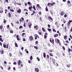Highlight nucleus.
Instances as JSON below:
<instances>
[{
	"label": "nucleus",
	"mask_w": 72,
	"mask_h": 72,
	"mask_svg": "<svg viewBox=\"0 0 72 72\" xmlns=\"http://www.w3.org/2000/svg\"><path fill=\"white\" fill-rule=\"evenodd\" d=\"M37 7H38V8H39V10H41V7H40V4H38L37 5L36 8H37V10H38L37 8Z\"/></svg>",
	"instance_id": "obj_5"
},
{
	"label": "nucleus",
	"mask_w": 72,
	"mask_h": 72,
	"mask_svg": "<svg viewBox=\"0 0 72 72\" xmlns=\"http://www.w3.org/2000/svg\"><path fill=\"white\" fill-rule=\"evenodd\" d=\"M33 9H34L35 10H36V8H35V5H33Z\"/></svg>",
	"instance_id": "obj_45"
},
{
	"label": "nucleus",
	"mask_w": 72,
	"mask_h": 72,
	"mask_svg": "<svg viewBox=\"0 0 72 72\" xmlns=\"http://www.w3.org/2000/svg\"><path fill=\"white\" fill-rule=\"evenodd\" d=\"M58 34H55L54 35V37H58Z\"/></svg>",
	"instance_id": "obj_22"
},
{
	"label": "nucleus",
	"mask_w": 72,
	"mask_h": 72,
	"mask_svg": "<svg viewBox=\"0 0 72 72\" xmlns=\"http://www.w3.org/2000/svg\"><path fill=\"white\" fill-rule=\"evenodd\" d=\"M52 30H53V31L54 32H56V30H55V29H54V28H53Z\"/></svg>",
	"instance_id": "obj_36"
},
{
	"label": "nucleus",
	"mask_w": 72,
	"mask_h": 72,
	"mask_svg": "<svg viewBox=\"0 0 72 72\" xmlns=\"http://www.w3.org/2000/svg\"><path fill=\"white\" fill-rule=\"evenodd\" d=\"M40 21H42V17L40 18Z\"/></svg>",
	"instance_id": "obj_56"
},
{
	"label": "nucleus",
	"mask_w": 72,
	"mask_h": 72,
	"mask_svg": "<svg viewBox=\"0 0 72 72\" xmlns=\"http://www.w3.org/2000/svg\"><path fill=\"white\" fill-rule=\"evenodd\" d=\"M16 23L18 24H19V21H16Z\"/></svg>",
	"instance_id": "obj_58"
},
{
	"label": "nucleus",
	"mask_w": 72,
	"mask_h": 72,
	"mask_svg": "<svg viewBox=\"0 0 72 72\" xmlns=\"http://www.w3.org/2000/svg\"><path fill=\"white\" fill-rule=\"evenodd\" d=\"M36 13V12L35 11L33 10V13L34 14H35Z\"/></svg>",
	"instance_id": "obj_62"
},
{
	"label": "nucleus",
	"mask_w": 72,
	"mask_h": 72,
	"mask_svg": "<svg viewBox=\"0 0 72 72\" xmlns=\"http://www.w3.org/2000/svg\"><path fill=\"white\" fill-rule=\"evenodd\" d=\"M62 49L64 51L65 50H66V49L65 48V47H64V46H62Z\"/></svg>",
	"instance_id": "obj_37"
},
{
	"label": "nucleus",
	"mask_w": 72,
	"mask_h": 72,
	"mask_svg": "<svg viewBox=\"0 0 72 72\" xmlns=\"http://www.w3.org/2000/svg\"><path fill=\"white\" fill-rule=\"evenodd\" d=\"M50 4L51 6H53L54 4H55V2H53L52 3H50Z\"/></svg>",
	"instance_id": "obj_23"
},
{
	"label": "nucleus",
	"mask_w": 72,
	"mask_h": 72,
	"mask_svg": "<svg viewBox=\"0 0 72 72\" xmlns=\"http://www.w3.org/2000/svg\"><path fill=\"white\" fill-rule=\"evenodd\" d=\"M17 13H21V9H19L17 11Z\"/></svg>",
	"instance_id": "obj_14"
},
{
	"label": "nucleus",
	"mask_w": 72,
	"mask_h": 72,
	"mask_svg": "<svg viewBox=\"0 0 72 72\" xmlns=\"http://www.w3.org/2000/svg\"><path fill=\"white\" fill-rule=\"evenodd\" d=\"M72 21L71 20H69L67 23L68 28L69 27V25H70V23H72Z\"/></svg>",
	"instance_id": "obj_4"
},
{
	"label": "nucleus",
	"mask_w": 72,
	"mask_h": 72,
	"mask_svg": "<svg viewBox=\"0 0 72 72\" xmlns=\"http://www.w3.org/2000/svg\"><path fill=\"white\" fill-rule=\"evenodd\" d=\"M8 15L10 18H11V16H12V15H11V14H10V12H9L8 13Z\"/></svg>",
	"instance_id": "obj_20"
},
{
	"label": "nucleus",
	"mask_w": 72,
	"mask_h": 72,
	"mask_svg": "<svg viewBox=\"0 0 72 72\" xmlns=\"http://www.w3.org/2000/svg\"><path fill=\"white\" fill-rule=\"evenodd\" d=\"M29 39L30 41H32V40H33V37L32 35H31L30 36Z\"/></svg>",
	"instance_id": "obj_6"
},
{
	"label": "nucleus",
	"mask_w": 72,
	"mask_h": 72,
	"mask_svg": "<svg viewBox=\"0 0 72 72\" xmlns=\"http://www.w3.org/2000/svg\"><path fill=\"white\" fill-rule=\"evenodd\" d=\"M34 29H35L36 30H38V25H36L34 27Z\"/></svg>",
	"instance_id": "obj_13"
},
{
	"label": "nucleus",
	"mask_w": 72,
	"mask_h": 72,
	"mask_svg": "<svg viewBox=\"0 0 72 72\" xmlns=\"http://www.w3.org/2000/svg\"><path fill=\"white\" fill-rule=\"evenodd\" d=\"M32 26V23H30L29 24L28 27H29L30 28H31V26Z\"/></svg>",
	"instance_id": "obj_18"
},
{
	"label": "nucleus",
	"mask_w": 72,
	"mask_h": 72,
	"mask_svg": "<svg viewBox=\"0 0 72 72\" xmlns=\"http://www.w3.org/2000/svg\"><path fill=\"white\" fill-rule=\"evenodd\" d=\"M68 51L69 52V53H70V51H72V50H71V49H70V48H69L68 49Z\"/></svg>",
	"instance_id": "obj_25"
},
{
	"label": "nucleus",
	"mask_w": 72,
	"mask_h": 72,
	"mask_svg": "<svg viewBox=\"0 0 72 72\" xmlns=\"http://www.w3.org/2000/svg\"><path fill=\"white\" fill-rule=\"evenodd\" d=\"M37 37H38V35H37V34H36L35 36V39L37 40Z\"/></svg>",
	"instance_id": "obj_26"
},
{
	"label": "nucleus",
	"mask_w": 72,
	"mask_h": 72,
	"mask_svg": "<svg viewBox=\"0 0 72 72\" xmlns=\"http://www.w3.org/2000/svg\"><path fill=\"white\" fill-rule=\"evenodd\" d=\"M33 8V7L32 6H30L28 8V9L30 10V11H31L32 9Z\"/></svg>",
	"instance_id": "obj_15"
},
{
	"label": "nucleus",
	"mask_w": 72,
	"mask_h": 72,
	"mask_svg": "<svg viewBox=\"0 0 72 72\" xmlns=\"http://www.w3.org/2000/svg\"><path fill=\"white\" fill-rule=\"evenodd\" d=\"M67 35H65L64 36V39L65 40L67 39Z\"/></svg>",
	"instance_id": "obj_21"
},
{
	"label": "nucleus",
	"mask_w": 72,
	"mask_h": 72,
	"mask_svg": "<svg viewBox=\"0 0 72 72\" xmlns=\"http://www.w3.org/2000/svg\"><path fill=\"white\" fill-rule=\"evenodd\" d=\"M4 23H6V20L4 19V21H3Z\"/></svg>",
	"instance_id": "obj_60"
},
{
	"label": "nucleus",
	"mask_w": 72,
	"mask_h": 72,
	"mask_svg": "<svg viewBox=\"0 0 72 72\" xmlns=\"http://www.w3.org/2000/svg\"><path fill=\"white\" fill-rule=\"evenodd\" d=\"M48 31H49V32H50L51 31V29L50 28H48Z\"/></svg>",
	"instance_id": "obj_41"
},
{
	"label": "nucleus",
	"mask_w": 72,
	"mask_h": 72,
	"mask_svg": "<svg viewBox=\"0 0 72 72\" xmlns=\"http://www.w3.org/2000/svg\"><path fill=\"white\" fill-rule=\"evenodd\" d=\"M35 72H39V69L37 68H35Z\"/></svg>",
	"instance_id": "obj_9"
},
{
	"label": "nucleus",
	"mask_w": 72,
	"mask_h": 72,
	"mask_svg": "<svg viewBox=\"0 0 72 72\" xmlns=\"http://www.w3.org/2000/svg\"><path fill=\"white\" fill-rule=\"evenodd\" d=\"M26 35V33H22V37H24V35Z\"/></svg>",
	"instance_id": "obj_46"
},
{
	"label": "nucleus",
	"mask_w": 72,
	"mask_h": 72,
	"mask_svg": "<svg viewBox=\"0 0 72 72\" xmlns=\"http://www.w3.org/2000/svg\"><path fill=\"white\" fill-rule=\"evenodd\" d=\"M4 1H6V2L7 3H9L8 0H6Z\"/></svg>",
	"instance_id": "obj_57"
},
{
	"label": "nucleus",
	"mask_w": 72,
	"mask_h": 72,
	"mask_svg": "<svg viewBox=\"0 0 72 72\" xmlns=\"http://www.w3.org/2000/svg\"><path fill=\"white\" fill-rule=\"evenodd\" d=\"M17 64H18L19 66L21 65V60H19L17 62Z\"/></svg>",
	"instance_id": "obj_12"
},
{
	"label": "nucleus",
	"mask_w": 72,
	"mask_h": 72,
	"mask_svg": "<svg viewBox=\"0 0 72 72\" xmlns=\"http://www.w3.org/2000/svg\"><path fill=\"white\" fill-rule=\"evenodd\" d=\"M52 44L53 45H54V39H52Z\"/></svg>",
	"instance_id": "obj_44"
},
{
	"label": "nucleus",
	"mask_w": 72,
	"mask_h": 72,
	"mask_svg": "<svg viewBox=\"0 0 72 72\" xmlns=\"http://www.w3.org/2000/svg\"><path fill=\"white\" fill-rule=\"evenodd\" d=\"M63 22L64 23H66V20H63Z\"/></svg>",
	"instance_id": "obj_54"
},
{
	"label": "nucleus",
	"mask_w": 72,
	"mask_h": 72,
	"mask_svg": "<svg viewBox=\"0 0 72 72\" xmlns=\"http://www.w3.org/2000/svg\"><path fill=\"white\" fill-rule=\"evenodd\" d=\"M48 46H50V43H48L47 44Z\"/></svg>",
	"instance_id": "obj_61"
},
{
	"label": "nucleus",
	"mask_w": 72,
	"mask_h": 72,
	"mask_svg": "<svg viewBox=\"0 0 72 72\" xmlns=\"http://www.w3.org/2000/svg\"><path fill=\"white\" fill-rule=\"evenodd\" d=\"M28 5H32V4L30 2H28L27 3Z\"/></svg>",
	"instance_id": "obj_28"
},
{
	"label": "nucleus",
	"mask_w": 72,
	"mask_h": 72,
	"mask_svg": "<svg viewBox=\"0 0 72 72\" xmlns=\"http://www.w3.org/2000/svg\"><path fill=\"white\" fill-rule=\"evenodd\" d=\"M3 28V25H0V29L1 30H2Z\"/></svg>",
	"instance_id": "obj_31"
},
{
	"label": "nucleus",
	"mask_w": 72,
	"mask_h": 72,
	"mask_svg": "<svg viewBox=\"0 0 72 72\" xmlns=\"http://www.w3.org/2000/svg\"><path fill=\"white\" fill-rule=\"evenodd\" d=\"M15 46L16 47H18V46L17 45V43H15Z\"/></svg>",
	"instance_id": "obj_48"
},
{
	"label": "nucleus",
	"mask_w": 72,
	"mask_h": 72,
	"mask_svg": "<svg viewBox=\"0 0 72 72\" xmlns=\"http://www.w3.org/2000/svg\"><path fill=\"white\" fill-rule=\"evenodd\" d=\"M39 14V15H41V14H42V13L40 11L39 12V13H38Z\"/></svg>",
	"instance_id": "obj_51"
},
{
	"label": "nucleus",
	"mask_w": 72,
	"mask_h": 72,
	"mask_svg": "<svg viewBox=\"0 0 72 72\" xmlns=\"http://www.w3.org/2000/svg\"><path fill=\"white\" fill-rule=\"evenodd\" d=\"M4 53V50H1V54H3Z\"/></svg>",
	"instance_id": "obj_24"
},
{
	"label": "nucleus",
	"mask_w": 72,
	"mask_h": 72,
	"mask_svg": "<svg viewBox=\"0 0 72 72\" xmlns=\"http://www.w3.org/2000/svg\"><path fill=\"white\" fill-rule=\"evenodd\" d=\"M10 11H11V12H14V10H13H13L10 9Z\"/></svg>",
	"instance_id": "obj_52"
},
{
	"label": "nucleus",
	"mask_w": 72,
	"mask_h": 72,
	"mask_svg": "<svg viewBox=\"0 0 72 72\" xmlns=\"http://www.w3.org/2000/svg\"><path fill=\"white\" fill-rule=\"evenodd\" d=\"M55 41L56 43H58L60 45H61V43H60V41H59V40L57 38H56L55 39Z\"/></svg>",
	"instance_id": "obj_1"
},
{
	"label": "nucleus",
	"mask_w": 72,
	"mask_h": 72,
	"mask_svg": "<svg viewBox=\"0 0 72 72\" xmlns=\"http://www.w3.org/2000/svg\"><path fill=\"white\" fill-rule=\"evenodd\" d=\"M33 47L35 49H36V50H37V49H38V47H37V46H34Z\"/></svg>",
	"instance_id": "obj_32"
},
{
	"label": "nucleus",
	"mask_w": 72,
	"mask_h": 72,
	"mask_svg": "<svg viewBox=\"0 0 72 72\" xmlns=\"http://www.w3.org/2000/svg\"><path fill=\"white\" fill-rule=\"evenodd\" d=\"M48 20L51 22H53V18H52L50 16H49L48 17Z\"/></svg>",
	"instance_id": "obj_3"
},
{
	"label": "nucleus",
	"mask_w": 72,
	"mask_h": 72,
	"mask_svg": "<svg viewBox=\"0 0 72 72\" xmlns=\"http://www.w3.org/2000/svg\"><path fill=\"white\" fill-rule=\"evenodd\" d=\"M10 32L11 33H13V31L12 30H11L10 31Z\"/></svg>",
	"instance_id": "obj_34"
},
{
	"label": "nucleus",
	"mask_w": 72,
	"mask_h": 72,
	"mask_svg": "<svg viewBox=\"0 0 72 72\" xmlns=\"http://www.w3.org/2000/svg\"><path fill=\"white\" fill-rule=\"evenodd\" d=\"M45 10L46 12H48V10H48V8H47V7H46L45 8Z\"/></svg>",
	"instance_id": "obj_43"
},
{
	"label": "nucleus",
	"mask_w": 72,
	"mask_h": 72,
	"mask_svg": "<svg viewBox=\"0 0 72 72\" xmlns=\"http://www.w3.org/2000/svg\"><path fill=\"white\" fill-rule=\"evenodd\" d=\"M19 54H20V55H22V53L21 51H19Z\"/></svg>",
	"instance_id": "obj_50"
},
{
	"label": "nucleus",
	"mask_w": 72,
	"mask_h": 72,
	"mask_svg": "<svg viewBox=\"0 0 72 72\" xmlns=\"http://www.w3.org/2000/svg\"><path fill=\"white\" fill-rule=\"evenodd\" d=\"M6 44H5V43H4L3 44V47L4 48H6Z\"/></svg>",
	"instance_id": "obj_29"
},
{
	"label": "nucleus",
	"mask_w": 72,
	"mask_h": 72,
	"mask_svg": "<svg viewBox=\"0 0 72 72\" xmlns=\"http://www.w3.org/2000/svg\"><path fill=\"white\" fill-rule=\"evenodd\" d=\"M37 60H38V61H39L40 60V58H39V57H37Z\"/></svg>",
	"instance_id": "obj_55"
},
{
	"label": "nucleus",
	"mask_w": 72,
	"mask_h": 72,
	"mask_svg": "<svg viewBox=\"0 0 72 72\" xmlns=\"http://www.w3.org/2000/svg\"><path fill=\"white\" fill-rule=\"evenodd\" d=\"M67 4L68 5H69V6H70V5H69V4H71V2H70V1H68Z\"/></svg>",
	"instance_id": "obj_19"
},
{
	"label": "nucleus",
	"mask_w": 72,
	"mask_h": 72,
	"mask_svg": "<svg viewBox=\"0 0 72 72\" xmlns=\"http://www.w3.org/2000/svg\"><path fill=\"white\" fill-rule=\"evenodd\" d=\"M50 12L51 14L52 15H53V11H50Z\"/></svg>",
	"instance_id": "obj_42"
},
{
	"label": "nucleus",
	"mask_w": 72,
	"mask_h": 72,
	"mask_svg": "<svg viewBox=\"0 0 72 72\" xmlns=\"http://www.w3.org/2000/svg\"><path fill=\"white\" fill-rule=\"evenodd\" d=\"M51 59H52V62H53V64H55V59H54V58H53V57L51 58Z\"/></svg>",
	"instance_id": "obj_10"
},
{
	"label": "nucleus",
	"mask_w": 72,
	"mask_h": 72,
	"mask_svg": "<svg viewBox=\"0 0 72 72\" xmlns=\"http://www.w3.org/2000/svg\"><path fill=\"white\" fill-rule=\"evenodd\" d=\"M24 21V18L23 17L21 18V19H19V21L20 23H22V22H23Z\"/></svg>",
	"instance_id": "obj_7"
},
{
	"label": "nucleus",
	"mask_w": 72,
	"mask_h": 72,
	"mask_svg": "<svg viewBox=\"0 0 72 72\" xmlns=\"http://www.w3.org/2000/svg\"><path fill=\"white\" fill-rule=\"evenodd\" d=\"M33 59V57H32V56H31L30 57V60H32V59Z\"/></svg>",
	"instance_id": "obj_35"
},
{
	"label": "nucleus",
	"mask_w": 72,
	"mask_h": 72,
	"mask_svg": "<svg viewBox=\"0 0 72 72\" xmlns=\"http://www.w3.org/2000/svg\"><path fill=\"white\" fill-rule=\"evenodd\" d=\"M64 17H65V18H66L67 17V14H66L64 16Z\"/></svg>",
	"instance_id": "obj_64"
},
{
	"label": "nucleus",
	"mask_w": 72,
	"mask_h": 72,
	"mask_svg": "<svg viewBox=\"0 0 72 72\" xmlns=\"http://www.w3.org/2000/svg\"><path fill=\"white\" fill-rule=\"evenodd\" d=\"M49 55L50 56H51V57H53V54L52 53H50L49 54Z\"/></svg>",
	"instance_id": "obj_40"
},
{
	"label": "nucleus",
	"mask_w": 72,
	"mask_h": 72,
	"mask_svg": "<svg viewBox=\"0 0 72 72\" xmlns=\"http://www.w3.org/2000/svg\"><path fill=\"white\" fill-rule=\"evenodd\" d=\"M48 28H50V25L49 24H48Z\"/></svg>",
	"instance_id": "obj_63"
},
{
	"label": "nucleus",
	"mask_w": 72,
	"mask_h": 72,
	"mask_svg": "<svg viewBox=\"0 0 72 72\" xmlns=\"http://www.w3.org/2000/svg\"><path fill=\"white\" fill-rule=\"evenodd\" d=\"M46 35H48V33H45L44 34V39H45L46 38V37H47V36Z\"/></svg>",
	"instance_id": "obj_11"
},
{
	"label": "nucleus",
	"mask_w": 72,
	"mask_h": 72,
	"mask_svg": "<svg viewBox=\"0 0 72 72\" xmlns=\"http://www.w3.org/2000/svg\"><path fill=\"white\" fill-rule=\"evenodd\" d=\"M3 9H2V10H0V13H3Z\"/></svg>",
	"instance_id": "obj_39"
},
{
	"label": "nucleus",
	"mask_w": 72,
	"mask_h": 72,
	"mask_svg": "<svg viewBox=\"0 0 72 72\" xmlns=\"http://www.w3.org/2000/svg\"><path fill=\"white\" fill-rule=\"evenodd\" d=\"M16 38L17 39V40H18V41H19L20 40V39L19 38V36L18 35H16Z\"/></svg>",
	"instance_id": "obj_16"
},
{
	"label": "nucleus",
	"mask_w": 72,
	"mask_h": 72,
	"mask_svg": "<svg viewBox=\"0 0 72 72\" xmlns=\"http://www.w3.org/2000/svg\"><path fill=\"white\" fill-rule=\"evenodd\" d=\"M64 11H62L61 12L60 15H61V16H63V15H64Z\"/></svg>",
	"instance_id": "obj_17"
},
{
	"label": "nucleus",
	"mask_w": 72,
	"mask_h": 72,
	"mask_svg": "<svg viewBox=\"0 0 72 72\" xmlns=\"http://www.w3.org/2000/svg\"><path fill=\"white\" fill-rule=\"evenodd\" d=\"M26 23H25V22H24V24H23V25L24 26V27H26Z\"/></svg>",
	"instance_id": "obj_53"
},
{
	"label": "nucleus",
	"mask_w": 72,
	"mask_h": 72,
	"mask_svg": "<svg viewBox=\"0 0 72 72\" xmlns=\"http://www.w3.org/2000/svg\"><path fill=\"white\" fill-rule=\"evenodd\" d=\"M0 41H1V42H3V40L2 39V38H0Z\"/></svg>",
	"instance_id": "obj_47"
},
{
	"label": "nucleus",
	"mask_w": 72,
	"mask_h": 72,
	"mask_svg": "<svg viewBox=\"0 0 72 72\" xmlns=\"http://www.w3.org/2000/svg\"><path fill=\"white\" fill-rule=\"evenodd\" d=\"M9 55H10V56L12 57V54L11 53H10Z\"/></svg>",
	"instance_id": "obj_59"
},
{
	"label": "nucleus",
	"mask_w": 72,
	"mask_h": 72,
	"mask_svg": "<svg viewBox=\"0 0 72 72\" xmlns=\"http://www.w3.org/2000/svg\"><path fill=\"white\" fill-rule=\"evenodd\" d=\"M42 30L43 32H45L46 31L45 29H44V28H42Z\"/></svg>",
	"instance_id": "obj_30"
},
{
	"label": "nucleus",
	"mask_w": 72,
	"mask_h": 72,
	"mask_svg": "<svg viewBox=\"0 0 72 72\" xmlns=\"http://www.w3.org/2000/svg\"><path fill=\"white\" fill-rule=\"evenodd\" d=\"M21 28H23V26H20L19 27V29H21Z\"/></svg>",
	"instance_id": "obj_49"
},
{
	"label": "nucleus",
	"mask_w": 72,
	"mask_h": 72,
	"mask_svg": "<svg viewBox=\"0 0 72 72\" xmlns=\"http://www.w3.org/2000/svg\"><path fill=\"white\" fill-rule=\"evenodd\" d=\"M67 26H64V29L65 31L67 30Z\"/></svg>",
	"instance_id": "obj_38"
},
{
	"label": "nucleus",
	"mask_w": 72,
	"mask_h": 72,
	"mask_svg": "<svg viewBox=\"0 0 72 72\" xmlns=\"http://www.w3.org/2000/svg\"><path fill=\"white\" fill-rule=\"evenodd\" d=\"M55 41L56 43H58L60 45H61V43H60V41H59V40L57 38H56L55 39Z\"/></svg>",
	"instance_id": "obj_2"
},
{
	"label": "nucleus",
	"mask_w": 72,
	"mask_h": 72,
	"mask_svg": "<svg viewBox=\"0 0 72 72\" xmlns=\"http://www.w3.org/2000/svg\"><path fill=\"white\" fill-rule=\"evenodd\" d=\"M41 32V30L40 29H39L38 31V33L40 35H41V34H42V32Z\"/></svg>",
	"instance_id": "obj_8"
},
{
	"label": "nucleus",
	"mask_w": 72,
	"mask_h": 72,
	"mask_svg": "<svg viewBox=\"0 0 72 72\" xmlns=\"http://www.w3.org/2000/svg\"><path fill=\"white\" fill-rule=\"evenodd\" d=\"M66 66L67 67H68V68H69V67H71V65L70 64H68V65H66Z\"/></svg>",
	"instance_id": "obj_33"
},
{
	"label": "nucleus",
	"mask_w": 72,
	"mask_h": 72,
	"mask_svg": "<svg viewBox=\"0 0 72 72\" xmlns=\"http://www.w3.org/2000/svg\"><path fill=\"white\" fill-rule=\"evenodd\" d=\"M43 57L44 58H45L46 57V54L45 53V52H44L43 53Z\"/></svg>",
	"instance_id": "obj_27"
}]
</instances>
